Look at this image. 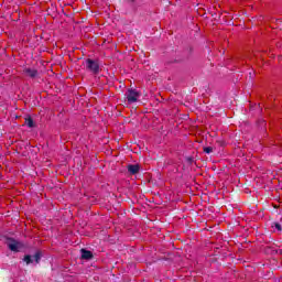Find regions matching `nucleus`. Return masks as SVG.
<instances>
[{
	"mask_svg": "<svg viewBox=\"0 0 282 282\" xmlns=\"http://www.w3.org/2000/svg\"><path fill=\"white\" fill-rule=\"evenodd\" d=\"M127 169L130 175H138L140 173V164H129Z\"/></svg>",
	"mask_w": 282,
	"mask_h": 282,
	"instance_id": "obj_4",
	"label": "nucleus"
},
{
	"mask_svg": "<svg viewBox=\"0 0 282 282\" xmlns=\"http://www.w3.org/2000/svg\"><path fill=\"white\" fill-rule=\"evenodd\" d=\"M35 263H41V251H36L33 256Z\"/></svg>",
	"mask_w": 282,
	"mask_h": 282,
	"instance_id": "obj_8",
	"label": "nucleus"
},
{
	"mask_svg": "<svg viewBox=\"0 0 282 282\" xmlns=\"http://www.w3.org/2000/svg\"><path fill=\"white\" fill-rule=\"evenodd\" d=\"M7 246L11 252H19V248H21V242L17 241L13 238L7 239Z\"/></svg>",
	"mask_w": 282,
	"mask_h": 282,
	"instance_id": "obj_3",
	"label": "nucleus"
},
{
	"mask_svg": "<svg viewBox=\"0 0 282 282\" xmlns=\"http://www.w3.org/2000/svg\"><path fill=\"white\" fill-rule=\"evenodd\" d=\"M273 226H274V228H276V230H282L281 224L274 223Z\"/></svg>",
	"mask_w": 282,
	"mask_h": 282,
	"instance_id": "obj_11",
	"label": "nucleus"
},
{
	"mask_svg": "<svg viewBox=\"0 0 282 282\" xmlns=\"http://www.w3.org/2000/svg\"><path fill=\"white\" fill-rule=\"evenodd\" d=\"M82 259H85L86 261H90V259H94V253L87 249H82Z\"/></svg>",
	"mask_w": 282,
	"mask_h": 282,
	"instance_id": "obj_5",
	"label": "nucleus"
},
{
	"mask_svg": "<svg viewBox=\"0 0 282 282\" xmlns=\"http://www.w3.org/2000/svg\"><path fill=\"white\" fill-rule=\"evenodd\" d=\"M24 74L29 76V78H36L39 76V70L34 68H25Z\"/></svg>",
	"mask_w": 282,
	"mask_h": 282,
	"instance_id": "obj_6",
	"label": "nucleus"
},
{
	"mask_svg": "<svg viewBox=\"0 0 282 282\" xmlns=\"http://www.w3.org/2000/svg\"><path fill=\"white\" fill-rule=\"evenodd\" d=\"M25 124L29 127V129H34V119H32V117L26 118Z\"/></svg>",
	"mask_w": 282,
	"mask_h": 282,
	"instance_id": "obj_7",
	"label": "nucleus"
},
{
	"mask_svg": "<svg viewBox=\"0 0 282 282\" xmlns=\"http://www.w3.org/2000/svg\"><path fill=\"white\" fill-rule=\"evenodd\" d=\"M23 261H25L26 265H30V263L34 262V260H32V256L30 254L24 256Z\"/></svg>",
	"mask_w": 282,
	"mask_h": 282,
	"instance_id": "obj_9",
	"label": "nucleus"
},
{
	"mask_svg": "<svg viewBox=\"0 0 282 282\" xmlns=\"http://www.w3.org/2000/svg\"><path fill=\"white\" fill-rule=\"evenodd\" d=\"M126 98L130 105L133 102H138V98H140V91L135 89H128Z\"/></svg>",
	"mask_w": 282,
	"mask_h": 282,
	"instance_id": "obj_2",
	"label": "nucleus"
},
{
	"mask_svg": "<svg viewBox=\"0 0 282 282\" xmlns=\"http://www.w3.org/2000/svg\"><path fill=\"white\" fill-rule=\"evenodd\" d=\"M212 151H213V148H212V147H205V148H204V153L209 154Z\"/></svg>",
	"mask_w": 282,
	"mask_h": 282,
	"instance_id": "obj_10",
	"label": "nucleus"
},
{
	"mask_svg": "<svg viewBox=\"0 0 282 282\" xmlns=\"http://www.w3.org/2000/svg\"><path fill=\"white\" fill-rule=\"evenodd\" d=\"M86 68L88 72H91V74H100V64L91 58L86 59Z\"/></svg>",
	"mask_w": 282,
	"mask_h": 282,
	"instance_id": "obj_1",
	"label": "nucleus"
}]
</instances>
